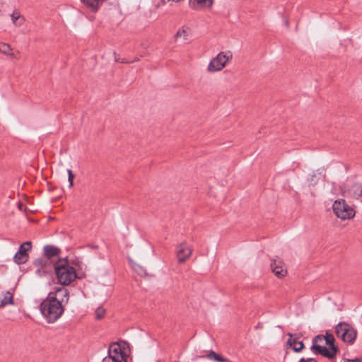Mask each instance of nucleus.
I'll list each match as a JSON object with an SVG mask.
<instances>
[{
  "mask_svg": "<svg viewBox=\"0 0 362 362\" xmlns=\"http://www.w3.org/2000/svg\"><path fill=\"white\" fill-rule=\"evenodd\" d=\"M69 300V292L64 287L57 288L48 293L40 306L41 313L48 323H54L60 318Z\"/></svg>",
  "mask_w": 362,
  "mask_h": 362,
  "instance_id": "f257e3e1",
  "label": "nucleus"
},
{
  "mask_svg": "<svg viewBox=\"0 0 362 362\" xmlns=\"http://www.w3.org/2000/svg\"><path fill=\"white\" fill-rule=\"evenodd\" d=\"M334 341L335 339L332 334L327 332L325 335H317L313 339L311 350L314 354H320L329 359H333L339 352Z\"/></svg>",
  "mask_w": 362,
  "mask_h": 362,
  "instance_id": "f03ea898",
  "label": "nucleus"
},
{
  "mask_svg": "<svg viewBox=\"0 0 362 362\" xmlns=\"http://www.w3.org/2000/svg\"><path fill=\"white\" fill-rule=\"evenodd\" d=\"M130 354L128 343L124 341L112 343L108 349V356L102 362H127Z\"/></svg>",
  "mask_w": 362,
  "mask_h": 362,
  "instance_id": "7ed1b4c3",
  "label": "nucleus"
},
{
  "mask_svg": "<svg viewBox=\"0 0 362 362\" xmlns=\"http://www.w3.org/2000/svg\"><path fill=\"white\" fill-rule=\"evenodd\" d=\"M54 269L62 285L68 286L77 278L76 269L64 259H59L54 262Z\"/></svg>",
  "mask_w": 362,
  "mask_h": 362,
  "instance_id": "20e7f679",
  "label": "nucleus"
},
{
  "mask_svg": "<svg viewBox=\"0 0 362 362\" xmlns=\"http://www.w3.org/2000/svg\"><path fill=\"white\" fill-rule=\"evenodd\" d=\"M335 333L338 338L349 344H353L357 337V330L345 322L337 324L335 327Z\"/></svg>",
  "mask_w": 362,
  "mask_h": 362,
  "instance_id": "39448f33",
  "label": "nucleus"
},
{
  "mask_svg": "<svg viewBox=\"0 0 362 362\" xmlns=\"http://www.w3.org/2000/svg\"><path fill=\"white\" fill-rule=\"evenodd\" d=\"M233 54L230 51L221 52L217 56L212 58L207 66V72L214 73L223 70L229 61L231 60Z\"/></svg>",
  "mask_w": 362,
  "mask_h": 362,
  "instance_id": "423d86ee",
  "label": "nucleus"
},
{
  "mask_svg": "<svg viewBox=\"0 0 362 362\" xmlns=\"http://www.w3.org/2000/svg\"><path fill=\"white\" fill-rule=\"evenodd\" d=\"M332 209L334 214L341 220L351 219L356 214L354 209L342 199L336 200L334 202Z\"/></svg>",
  "mask_w": 362,
  "mask_h": 362,
  "instance_id": "0eeeda50",
  "label": "nucleus"
},
{
  "mask_svg": "<svg viewBox=\"0 0 362 362\" xmlns=\"http://www.w3.org/2000/svg\"><path fill=\"white\" fill-rule=\"evenodd\" d=\"M53 262L49 261L47 258L40 257L35 259L33 262V265L35 268V272L39 276H43L52 271L54 268Z\"/></svg>",
  "mask_w": 362,
  "mask_h": 362,
  "instance_id": "6e6552de",
  "label": "nucleus"
},
{
  "mask_svg": "<svg viewBox=\"0 0 362 362\" xmlns=\"http://www.w3.org/2000/svg\"><path fill=\"white\" fill-rule=\"evenodd\" d=\"M31 249V243L29 241L25 242L21 245L18 251L13 257L14 262L18 264H24L28 261V251Z\"/></svg>",
  "mask_w": 362,
  "mask_h": 362,
  "instance_id": "1a4fd4ad",
  "label": "nucleus"
},
{
  "mask_svg": "<svg viewBox=\"0 0 362 362\" xmlns=\"http://www.w3.org/2000/svg\"><path fill=\"white\" fill-rule=\"evenodd\" d=\"M192 255V249L186 243H182L176 247V256L179 263L186 262Z\"/></svg>",
  "mask_w": 362,
  "mask_h": 362,
  "instance_id": "9d476101",
  "label": "nucleus"
},
{
  "mask_svg": "<svg viewBox=\"0 0 362 362\" xmlns=\"http://www.w3.org/2000/svg\"><path fill=\"white\" fill-rule=\"evenodd\" d=\"M271 269L278 278L284 277L287 274V269L284 262L280 259H274L271 263Z\"/></svg>",
  "mask_w": 362,
  "mask_h": 362,
  "instance_id": "9b49d317",
  "label": "nucleus"
},
{
  "mask_svg": "<svg viewBox=\"0 0 362 362\" xmlns=\"http://www.w3.org/2000/svg\"><path fill=\"white\" fill-rule=\"evenodd\" d=\"M288 339L287 346L291 348L295 352H300L304 348V344L301 341H298V337L296 334H288Z\"/></svg>",
  "mask_w": 362,
  "mask_h": 362,
  "instance_id": "f8f14e48",
  "label": "nucleus"
},
{
  "mask_svg": "<svg viewBox=\"0 0 362 362\" xmlns=\"http://www.w3.org/2000/svg\"><path fill=\"white\" fill-rule=\"evenodd\" d=\"M43 250L45 258H47L49 261L53 263L56 262L55 259H58L60 253V250L58 247L52 245H46L44 247Z\"/></svg>",
  "mask_w": 362,
  "mask_h": 362,
  "instance_id": "ddd939ff",
  "label": "nucleus"
},
{
  "mask_svg": "<svg viewBox=\"0 0 362 362\" xmlns=\"http://www.w3.org/2000/svg\"><path fill=\"white\" fill-rule=\"evenodd\" d=\"M213 4V0H189V5L195 10H201L210 8Z\"/></svg>",
  "mask_w": 362,
  "mask_h": 362,
  "instance_id": "4468645a",
  "label": "nucleus"
},
{
  "mask_svg": "<svg viewBox=\"0 0 362 362\" xmlns=\"http://www.w3.org/2000/svg\"><path fill=\"white\" fill-rule=\"evenodd\" d=\"M0 52L16 59H20V52L16 51V53L13 52L10 45L7 43H1L0 45Z\"/></svg>",
  "mask_w": 362,
  "mask_h": 362,
  "instance_id": "2eb2a0df",
  "label": "nucleus"
},
{
  "mask_svg": "<svg viewBox=\"0 0 362 362\" xmlns=\"http://www.w3.org/2000/svg\"><path fill=\"white\" fill-rule=\"evenodd\" d=\"M1 303L4 307L8 305H13V292L11 291L4 292Z\"/></svg>",
  "mask_w": 362,
  "mask_h": 362,
  "instance_id": "dca6fc26",
  "label": "nucleus"
},
{
  "mask_svg": "<svg viewBox=\"0 0 362 362\" xmlns=\"http://www.w3.org/2000/svg\"><path fill=\"white\" fill-rule=\"evenodd\" d=\"M11 20L13 23L18 27H20L23 25L25 23V18L23 16L20 14V13L17 11H14L13 13L11 15Z\"/></svg>",
  "mask_w": 362,
  "mask_h": 362,
  "instance_id": "f3484780",
  "label": "nucleus"
},
{
  "mask_svg": "<svg viewBox=\"0 0 362 362\" xmlns=\"http://www.w3.org/2000/svg\"><path fill=\"white\" fill-rule=\"evenodd\" d=\"M188 34L189 28L187 27H182L178 29L177 33L175 34L174 37L176 40H187L188 37Z\"/></svg>",
  "mask_w": 362,
  "mask_h": 362,
  "instance_id": "a211bd4d",
  "label": "nucleus"
},
{
  "mask_svg": "<svg viewBox=\"0 0 362 362\" xmlns=\"http://www.w3.org/2000/svg\"><path fill=\"white\" fill-rule=\"evenodd\" d=\"M207 358L209 360L216 361V362H229V360L228 358H223L220 354H216L214 351H210L209 353L207 354Z\"/></svg>",
  "mask_w": 362,
  "mask_h": 362,
  "instance_id": "6ab92c4d",
  "label": "nucleus"
},
{
  "mask_svg": "<svg viewBox=\"0 0 362 362\" xmlns=\"http://www.w3.org/2000/svg\"><path fill=\"white\" fill-rule=\"evenodd\" d=\"M105 309L102 307L98 308L95 310V317L98 320L102 319L105 316Z\"/></svg>",
  "mask_w": 362,
  "mask_h": 362,
  "instance_id": "aec40b11",
  "label": "nucleus"
},
{
  "mask_svg": "<svg viewBox=\"0 0 362 362\" xmlns=\"http://www.w3.org/2000/svg\"><path fill=\"white\" fill-rule=\"evenodd\" d=\"M68 175H69V187H72L74 185V175L72 173V170L69 169L67 170Z\"/></svg>",
  "mask_w": 362,
  "mask_h": 362,
  "instance_id": "412c9836",
  "label": "nucleus"
},
{
  "mask_svg": "<svg viewBox=\"0 0 362 362\" xmlns=\"http://www.w3.org/2000/svg\"><path fill=\"white\" fill-rule=\"evenodd\" d=\"M299 362H317V361L315 358H302Z\"/></svg>",
  "mask_w": 362,
  "mask_h": 362,
  "instance_id": "4be33fe9",
  "label": "nucleus"
},
{
  "mask_svg": "<svg viewBox=\"0 0 362 362\" xmlns=\"http://www.w3.org/2000/svg\"><path fill=\"white\" fill-rule=\"evenodd\" d=\"M344 362H362V360L359 358H356L354 359H346Z\"/></svg>",
  "mask_w": 362,
  "mask_h": 362,
  "instance_id": "5701e85b",
  "label": "nucleus"
},
{
  "mask_svg": "<svg viewBox=\"0 0 362 362\" xmlns=\"http://www.w3.org/2000/svg\"><path fill=\"white\" fill-rule=\"evenodd\" d=\"M132 267H133V269H134L136 272H139V269H141V267L139 265L136 264H132Z\"/></svg>",
  "mask_w": 362,
  "mask_h": 362,
  "instance_id": "b1692460",
  "label": "nucleus"
},
{
  "mask_svg": "<svg viewBox=\"0 0 362 362\" xmlns=\"http://www.w3.org/2000/svg\"><path fill=\"white\" fill-rule=\"evenodd\" d=\"M138 60H139V59H138V58H136V59H134V61H138Z\"/></svg>",
  "mask_w": 362,
  "mask_h": 362,
  "instance_id": "393cba45",
  "label": "nucleus"
}]
</instances>
